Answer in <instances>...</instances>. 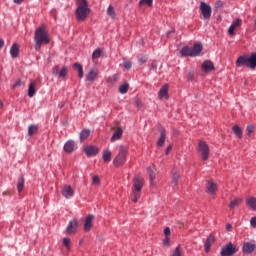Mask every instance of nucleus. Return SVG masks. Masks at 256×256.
<instances>
[{"mask_svg": "<svg viewBox=\"0 0 256 256\" xmlns=\"http://www.w3.org/2000/svg\"><path fill=\"white\" fill-rule=\"evenodd\" d=\"M35 49L41 51V45H49V33L45 26L37 28L34 35Z\"/></svg>", "mask_w": 256, "mask_h": 256, "instance_id": "f257e3e1", "label": "nucleus"}, {"mask_svg": "<svg viewBox=\"0 0 256 256\" xmlns=\"http://www.w3.org/2000/svg\"><path fill=\"white\" fill-rule=\"evenodd\" d=\"M236 67H248V69H255L256 53H252L251 56L243 55L238 57L236 61Z\"/></svg>", "mask_w": 256, "mask_h": 256, "instance_id": "f03ea898", "label": "nucleus"}, {"mask_svg": "<svg viewBox=\"0 0 256 256\" xmlns=\"http://www.w3.org/2000/svg\"><path fill=\"white\" fill-rule=\"evenodd\" d=\"M143 189V178L139 176L134 177L133 186H132V201L137 203L141 197V191Z\"/></svg>", "mask_w": 256, "mask_h": 256, "instance_id": "7ed1b4c3", "label": "nucleus"}, {"mask_svg": "<svg viewBox=\"0 0 256 256\" xmlns=\"http://www.w3.org/2000/svg\"><path fill=\"white\" fill-rule=\"evenodd\" d=\"M89 7H87V0H80V4L76 9V19L77 21H85L87 15H89Z\"/></svg>", "mask_w": 256, "mask_h": 256, "instance_id": "20e7f679", "label": "nucleus"}, {"mask_svg": "<svg viewBox=\"0 0 256 256\" xmlns=\"http://www.w3.org/2000/svg\"><path fill=\"white\" fill-rule=\"evenodd\" d=\"M125 161H127V146L121 145L118 154L113 160V165L114 167H121V165H125Z\"/></svg>", "mask_w": 256, "mask_h": 256, "instance_id": "39448f33", "label": "nucleus"}, {"mask_svg": "<svg viewBox=\"0 0 256 256\" xmlns=\"http://www.w3.org/2000/svg\"><path fill=\"white\" fill-rule=\"evenodd\" d=\"M199 10L201 12V15L204 21H209V19H211V13H213V9L211 8V5L205 2H200Z\"/></svg>", "mask_w": 256, "mask_h": 256, "instance_id": "423d86ee", "label": "nucleus"}, {"mask_svg": "<svg viewBox=\"0 0 256 256\" xmlns=\"http://www.w3.org/2000/svg\"><path fill=\"white\" fill-rule=\"evenodd\" d=\"M198 152L202 156L203 161H207L209 159V145H207V142L203 140H199L198 142Z\"/></svg>", "mask_w": 256, "mask_h": 256, "instance_id": "0eeeda50", "label": "nucleus"}, {"mask_svg": "<svg viewBox=\"0 0 256 256\" xmlns=\"http://www.w3.org/2000/svg\"><path fill=\"white\" fill-rule=\"evenodd\" d=\"M239 249L233 243L229 242L226 246H224L221 250V256H233L237 253Z\"/></svg>", "mask_w": 256, "mask_h": 256, "instance_id": "6e6552de", "label": "nucleus"}, {"mask_svg": "<svg viewBox=\"0 0 256 256\" xmlns=\"http://www.w3.org/2000/svg\"><path fill=\"white\" fill-rule=\"evenodd\" d=\"M84 152L87 155V157H95V155L99 154V148L96 146H86L84 148Z\"/></svg>", "mask_w": 256, "mask_h": 256, "instance_id": "1a4fd4ad", "label": "nucleus"}, {"mask_svg": "<svg viewBox=\"0 0 256 256\" xmlns=\"http://www.w3.org/2000/svg\"><path fill=\"white\" fill-rule=\"evenodd\" d=\"M61 193L65 199H69L75 195L73 188L70 185H66L62 188Z\"/></svg>", "mask_w": 256, "mask_h": 256, "instance_id": "9d476101", "label": "nucleus"}, {"mask_svg": "<svg viewBox=\"0 0 256 256\" xmlns=\"http://www.w3.org/2000/svg\"><path fill=\"white\" fill-rule=\"evenodd\" d=\"M79 226V223L77 220H71L66 228V231L68 235H73L77 231V227Z\"/></svg>", "mask_w": 256, "mask_h": 256, "instance_id": "9b49d317", "label": "nucleus"}, {"mask_svg": "<svg viewBox=\"0 0 256 256\" xmlns=\"http://www.w3.org/2000/svg\"><path fill=\"white\" fill-rule=\"evenodd\" d=\"M99 75V70L97 68H92L89 70L88 75L86 76L87 81L93 82L97 79Z\"/></svg>", "mask_w": 256, "mask_h": 256, "instance_id": "f8f14e48", "label": "nucleus"}, {"mask_svg": "<svg viewBox=\"0 0 256 256\" xmlns=\"http://www.w3.org/2000/svg\"><path fill=\"white\" fill-rule=\"evenodd\" d=\"M159 99H169V86L164 85L158 92Z\"/></svg>", "mask_w": 256, "mask_h": 256, "instance_id": "ddd939ff", "label": "nucleus"}, {"mask_svg": "<svg viewBox=\"0 0 256 256\" xmlns=\"http://www.w3.org/2000/svg\"><path fill=\"white\" fill-rule=\"evenodd\" d=\"M241 23L242 21L239 18L232 22L231 26L228 29V35H234L235 29H237V27H241Z\"/></svg>", "mask_w": 256, "mask_h": 256, "instance_id": "4468645a", "label": "nucleus"}, {"mask_svg": "<svg viewBox=\"0 0 256 256\" xmlns=\"http://www.w3.org/2000/svg\"><path fill=\"white\" fill-rule=\"evenodd\" d=\"M191 51H192L191 57H197L198 55H200L201 51H203V45L201 43H196L191 48Z\"/></svg>", "mask_w": 256, "mask_h": 256, "instance_id": "2eb2a0df", "label": "nucleus"}, {"mask_svg": "<svg viewBox=\"0 0 256 256\" xmlns=\"http://www.w3.org/2000/svg\"><path fill=\"white\" fill-rule=\"evenodd\" d=\"M206 189L207 193H209L210 195H215V193H217L218 186L217 184H215V182L209 181L207 183Z\"/></svg>", "mask_w": 256, "mask_h": 256, "instance_id": "dca6fc26", "label": "nucleus"}, {"mask_svg": "<svg viewBox=\"0 0 256 256\" xmlns=\"http://www.w3.org/2000/svg\"><path fill=\"white\" fill-rule=\"evenodd\" d=\"M215 243V237L213 235H209L205 244H204V249L206 253H209L211 251V245Z\"/></svg>", "mask_w": 256, "mask_h": 256, "instance_id": "f3484780", "label": "nucleus"}, {"mask_svg": "<svg viewBox=\"0 0 256 256\" xmlns=\"http://www.w3.org/2000/svg\"><path fill=\"white\" fill-rule=\"evenodd\" d=\"M181 177V174H179V171L177 168L172 169V185L174 187H177L179 185V178Z\"/></svg>", "mask_w": 256, "mask_h": 256, "instance_id": "a211bd4d", "label": "nucleus"}, {"mask_svg": "<svg viewBox=\"0 0 256 256\" xmlns=\"http://www.w3.org/2000/svg\"><path fill=\"white\" fill-rule=\"evenodd\" d=\"M202 69L209 73L211 71H215V66L213 65V62L206 60L202 63Z\"/></svg>", "mask_w": 256, "mask_h": 256, "instance_id": "6ab92c4d", "label": "nucleus"}, {"mask_svg": "<svg viewBox=\"0 0 256 256\" xmlns=\"http://www.w3.org/2000/svg\"><path fill=\"white\" fill-rule=\"evenodd\" d=\"M123 137V129L117 128L112 137L110 138L111 143H115V141H119Z\"/></svg>", "mask_w": 256, "mask_h": 256, "instance_id": "aec40b11", "label": "nucleus"}, {"mask_svg": "<svg viewBox=\"0 0 256 256\" xmlns=\"http://www.w3.org/2000/svg\"><path fill=\"white\" fill-rule=\"evenodd\" d=\"M64 151L66 153H73L75 151V141L69 140L64 144Z\"/></svg>", "mask_w": 256, "mask_h": 256, "instance_id": "412c9836", "label": "nucleus"}, {"mask_svg": "<svg viewBox=\"0 0 256 256\" xmlns=\"http://www.w3.org/2000/svg\"><path fill=\"white\" fill-rule=\"evenodd\" d=\"M167 137V133L165 131V128L160 129V138L157 141V146L158 147H163L165 144V138Z\"/></svg>", "mask_w": 256, "mask_h": 256, "instance_id": "4be33fe9", "label": "nucleus"}, {"mask_svg": "<svg viewBox=\"0 0 256 256\" xmlns=\"http://www.w3.org/2000/svg\"><path fill=\"white\" fill-rule=\"evenodd\" d=\"M93 214H89L86 217V221L84 223V231H91V227H93Z\"/></svg>", "mask_w": 256, "mask_h": 256, "instance_id": "5701e85b", "label": "nucleus"}, {"mask_svg": "<svg viewBox=\"0 0 256 256\" xmlns=\"http://www.w3.org/2000/svg\"><path fill=\"white\" fill-rule=\"evenodd\" d=\"M255 247H256L255 244L251 242H246L243 245V252L247 254L253 253V251H255Z\"/></svg>", "mask_w": 256, "mask_h": 256, "instance_id": "b1692460", "label": "nucleus"}, {"mask_svg": "<svg viewBox=\"0 0 256 256\" xmlns=\"http://www.w3.org/2000/svg\"><path fill=\"white\" fill-rule=\"evenodd\" d=\"M35 87H37V82H35V81L30 82L29 88H28V96L29 97L35 96V93H36Z\"/></svg>", "mask_w": 256, "mask_h": 256, "instance_id": "393cba45", "label": "nucleus"}, {"mask_svg": "<svg viewBox=\"0 0 256 256\" xmlns=\"http://www.w3.org/2000/svg\"><path fill=\"white\" fill-rule=\"evenodd\" d=\"M10 55L14 59L19 57V45L13 44L12 47L10 48Z\"/></svg>", "mask_w": 256, "mask_h": 256, "instance_id": "a878e982", "label": "nucleus"}, {"mask_svg": "<svg viewBox=\"0 0 256 256\" xmlns=\"http://www.w3.org/2000/svg\"><path fill=\"white\" fill-rule=\"evenodd\" d=\"M73 69L78 72V77L80 79H83V76H84L83 66H81V64H79V63H74Z\"/></svg>", "mask_w": 256, "mask_h": 256, "instance_id": "bb28decb", "label": "nucleus"}, {"mask_svg": "<svg viewBox=\"0 0 256 256\" xmlns=\"http://www.w3.org/2000/svg\"><path fill=\"white\" fill-rule=\"evenodd\" d=\"M91 135V130L84 129L80 132V141L83 143V141L87 140V138Z\"/></svg>", "mask_w": 256, "mask_h": 256, "instance_id": "cd10ccee", "label": "nucleus"}, {"mask_svg": "<svg viewBox=\"0 0 256 256\" xmlns=\"http://www.w3.org/2000/svg\"><path fill=\"white\" fill-rule=\"evenodd\" d=\"M37 131H39V126H37L36 124H31L28 127V135L30 137H33V135H35V133H37Z\"/></svg>", "mask_w": 256, "mask_h": 256, "instance_id": "c85d7f7f", "label": "nucleus"}, {"mask_svg": "<svg viewBox=\"0 0 256 256\" xmlns=\"http://www.w3.org/2000/svg\"><path fill=\"white\" fill-rule=\"evenodd\" d=\"M246 203L247 205H249L251 207V209H253V211H256V198L255 197H248L246 199Z\"/></svg>", "mask_w": 256, "mask_h": 256, "instance_id": "c756f323", "label": "nucleus"}, {"mask_svg": "<svg viewBox=\"0 0 256 256\" xmlns=\"http://www.w3.org/2000/svg\"><path fill=\"white\" fill-rule=\"evenodd\" d=\"M24 187H25V178L23 176H19L18 183H17V189L19 193L23 191Z\"/></svg>", "mask_w": 256, "mask_h": 256, "instance_id": "7c9ffc66", "label": "nucleus"}, {"mask_svg": "<svg viewBox=\"0 0 256 256\" xmlns=\"http://www.w3.org/2000/svg\"><path fill=\"white\" fill-rule=\"evenodd\" d=\"M243 202V199L241 198H235L234 200H232L230 202V209H236V207H239V205H241V203Z\"/></svg>", "mask_w": 256, "mask_h": 256, "instance_id": "2f4dec72", "label": "nucleus"}, {"mask_svg": "<svg viewBox=\"0 0 256 256\" xmlns=\"http://www.w3.org/2000/svg\"><path fill=\"white\" fill-rule=\"evenodd\" d=\"M181 55L182 57H191V55H193L192 50L190 47H183L181 50Z\"/></svg>", "mask_w": 256, "mask_h": 256, "instance_id": "473e14b6", "label": "nucleus"}, {"mask_svg": "<svg viewBox=\"0 0 256 256\" xmlns=\"http://www.w3.org/2000/svg\"><path fill=\"white\" fill-rule=\"evenodd\" d=\"M102 159L104 163H110L111 161V151L110 150H105L102 154Z\"/></svg>", "mask_w": 256, "mask_h": 256, "instance_id": "72a5a7b5", "label": "nucleus"}, {"mask_svg": "<svg viewBox=\"0 0 256 256\" xmlns=\"http://www.w3.org/2000/svg\"><path fill=\"white\" fill-rule=\"evenodd\" d=\"M68 73H69V69L66 66H63L60 69V72L58 73V77H60V79H65Z\"/></svg>", "mask_w": 256, "mask_h": 256, "instance_id": "f704fd0d", "label": "nucleus"}, {"mask_svg": "<svg viewBox=\"0 0 256 256\" xmlns=\"http://www.w3.org/2000/svg\"><path fill=\"white\" fill-rule=\"evenodd\" d=\"M232 131L236 136H238L239 139L243 137V130H241V127H239V125L233 126Z\"/></svg>", "mask_w": 256, "mask_h": 256, "instance_id": "c9c22d12", "label": "nucleus"}, {"mask_svg": "<svg viewBox=\"0 0 256 256\" xmlns=\"http://www.w3.org/2000/svg\"><path fill=\"white\" fill-rule=\"evenodd\" d=\"M148 173H149V179H150V185H155V172H153V170H151V167H149L147 169Z\"/></svg>", "mask_w": 256, "mask_h": 256, "instance_id": "e433bc0d", "label": "nucleus"}, {"mask_svg": "<svg viewBox=\"0 0 256 256\" xmlns=\"http://www.w3.org/2000/svg\"><path fill=\"white\" fill-rule=\"evenodd\" d=\"M127 91H129L128 83H124L119 87V93H121V95H125V93H127Z\"/></svg>", "mask_w": 256, "mask_h": 256, "instance_id": "4c0bfd02", "label": "nucleus"}, {"mask_svg": "<svg viewBox=\"0 0 256 256\" xmlns=\"http://www.w3.org/2000/svg\"><path fill=\"white\" fill-rule=\"evenodd\" d=\"M107 14L112 17V19H115V8L110 5L107 9Z\"/></svg>", "mask_w": 256, "mask_h": 256, "instance_id": "58836bf2", "label": "nucleus"}, {"mask_svg": "<svg viewBox=\"0 0 256 256\" xmlns=\"http://www.w3.org/2000/svg\"><path fill=\"white\" fill-rule=\"evenodd\" d=\"M139 5H148V7H152L153 0H140Z\"/></svg>", "mask_w": 256, "mask_h": 256, "instance_id": "ea45409f", "label": "nucleus"}, {"mask_svg": "<svg viewBox=\"0 0 256 256\" xmlns=\"http://www.w3.org/2000/svg\"><path fill=\"white\" fill-rule=\"evenodd\" d=\"M171 256H183V254L181 253V248L179 246L176 247L172 252Z\"/></svg>", "mask_w": 256, "mask_h": 256, "instance_id": "a19ab883", "label": "nucleus"}, {"mask_svg": "<svg viewBox=\"0 0 256 256\" xmlns=\"http://www.w3.org/2000/svg\"><path fill=\"white\" fill-rule=\"evenodd\" d=\"M101 57V49H96L92 54V59H99Z\"/></svg>", "mask_w": 256, "mask_h": 256, "instance_id": "79ce46f5", "label": "nucleus"}, {"mask_svg": "<svg viewBox=\"0 0 256 256\" xmlns=\"http://www.w3.org/2000/svg\"><path fill=\"white\" fill-rule=\"evenodd\" d=\"M63 245L69 249V247H71V239L64 238L63 239Z\"/></svg>", "mask_w": 256, "mask_h": 256, "instance_id": "37998d69", "label": "nucleus"}, {"mask_svg": "<svg viewBox=\"0 0 256 256\" xmlns=\"http://www.w3.org/2000/svg\"><path fill=\"white\" fill-rule=\"evenodd\" d=\"M247 133L249 136H251V133H253L255 131V127L253 125H248L246 127Z\"/></svg>", "mask_w": 256, "mask_h": 256, "instance_id": "c03bdc74", "label": "nucleus"}, {"mask_svg": "<svg viewBox=\"0 0 256 256\" xmlns=\"http://www.w3.org/2000/svg\"><path fill=\"white\" fill-rule=\"evenodd\" d=\"M59 72H60L59 65L54 66L52 69V74L57 76V75H59Z\"/></svg>", "mask_w": 256, "mask_h": 256, "instance_id": "a18cd8bd", "label": "nucleus"}, {"mask_svg": "<svg viewBox=\"0 0 256 256\" xmlns=\"http://www.w3.org/2000/svg\"><path fill=\"white\" fill-rule=\"evenodd\" d=\"M214 7L216 9H221V7H223V1L221 0L216 1V3L214 4Z\"/></svg>", "mask_w": 256, "mask_h": 256, "instance_id": "49530a36", "label": "nucleus"}, {"mask_svg": "<svg viewBox=\"0 0 256 256\" xmlns=\"http://www.w3.org/2000/svg\"><path fill=\"white\" fill-rule=\"evenodd\" d=\"M92 183H93V185H99V177L97 175H95L93 177Z\"/></svg>", "mask_w": 256, "mask_h": 256, "instance_id": "de8ad7c7", "label": "nucleus"}, {"mask_svg": "<svg viewBox=\"0 0 256 256\" xmlns=\"http://www.w3.org/2000/svg\"><path fill=\"white\" fill-rule=\"evenodd\" d=\"M164 235H166V237H169V235H171V228L166 227V228L164 229Z\"/></svg>", "mask_w": 256, "mask_h": 256, "instance_id": "09e8293b", "label": "nucleus"}, {"mask_svg": "<svg viewBox=\"0 0 256 256\" xmlns=\"http://www.w3.org/2000/svg\"><path fill=\"white\" fill-rule=\"evenodd\" d=\"M140 65H144V63H147V57L143 56L139 59Z\"/></svg>", "mask_w": 256, "mask_h": 256, "instance_id": "8fccbe9b", "label": "nucleus"}, {"mask_svg": "<svg viewBox=\"0 0 256 256\" xmlns=\"http://www.w3.org/2000/svg\"><path fill=\"white\" fill-rule=\"evenodd\" d=\"M250 225L252 227H255L256 228V217H252L251 220H250Z\"/></svg>", "mask_w": 256, "mask_h": 256, "instance_id": "3c124183", "label": "nucleus"}, {"mask_svg": "<svg viewBox=\"0 0 256 256\" xmlns=\"http://www.w3.org/2000/svg\"><path fill=\"white\" fill-rule=\"evenodd\" d=\"M111 81L115 82L119 80V74H115L110 78Z\"/></svg>", "mask_w": 256, "mask_h": 256, "instance_id": "603ef678", "label": "nucleus"}, {"mask_svg": "<svg viewBox=\"0 0 256 256\" xmlns=\"http://www.w3.org/2000/svg\"><path fill=\"white\" fill-rule=\"evenodd\" d=\"M173 150V146L172 145H169L167 148H166V155H169V153H171V151Z\"/></svg>", "mask_w": 256, "mask_h": 256, "instance_id": "864d4df0", "label": "nucleus"}, {"mask_svg": "<svg viewBox=\"0 0 256 256\" xmlns=\"http://www.w3.org/2000/svg\"><path fill=\"white\" fill-rule=\"evenodd\" d=\"M124 67H125V69H131V67H132L131 62H125Z\"/></svg>", "mask_w": 256, "mask_h": 256, "instance_id": "5fc2aeb1", "label": "nucleus"}, {"mask_svg": "<svg viewBox=\"0 0 256 256\" xmlns=\"http://www.w3.org/2000/svg\"><path fill=\"white\" fill-rule=\"evenodd\" d=\"M21 85H23V82H21V80H18L14 85L13 87H21Z\"/></svg>", "mask_w": 256, "mask_h": 256, "instance_id": "6e6d98bb", "label": "nucleus"}, {"mask_svg": "<svg viewBox=\"0 0 256 256\" xmlns=\"http://www.w3.org/2000/svg\"><path fill=\"white\" fill-rule=\"evenodd\" d=\"M5 45V41L3 39H0V49H3Z\"/></svg>", "mask_w": 256, "mask_h": 256, "instance_id": "4d7b16f0", "label": "nucleus"}, {"mask_svg": "<svg viewBox=\"0 0 256 256\" xmlns=\"http://www.w3.org/2000/svg\"><path fill=\"white\" fill-rule=\"evenodd\" d=\"M233 229V226L231 224L226 225V231H231Z\"/></svg>", "mask_w": 256, "mask_h": 256, "instance_id": "13d9d810", "label": "nucleus"}, {"mask_svg": "<svg viewBox=\"0 0 256 256\" xmlns=\"http://www.w3.org/2000/svg\"><path fill=\"white\" fill-rule=\"evenodd\" d=\"M23 1H25V0H14V3H16V5H21V3H23Z\"/></svg>", "mask_w": 256, "mask_h": 256, "instance_id": "bf43d9fd", "label": "nucleus"}, {"mask_svg": "<svg viewBox=\"0 0 256 256\" xmlns=\"http://www.w3.org/2000/svg\"><path fill=\"white\" fill-rule=\"evenodd\" d=\"M164 245H169V238H166V239L164 240Z\"/></svg>", "mask_w": 256, "mask_h": 256, "instance_id": "052dcab7", "label": "nucleus"}, {"mask_svg": "<svg viewBox=\"0 0 256 256\" xmlns=\"http://www.w3.org/2000/svg\"><path fill=\"white\" fill-rule=\"evenodd\" d=\"M188 79H193V74H191V72L188 73Z\"/></svg>", "mask_w": 256, "mask_h": 256, "instance_id": "680f3d73", "label": "nucleus"}, {"mask_svg": "<svg viewBox=\"0 0 256 256\" xmlns=\"http://www.w3.org/2000/svg\"><path fill=\"white\" fill-rule=\"evenodd\" d=\"M3 107V102L0 101V109Z\"/></svg>", "mask_w": 256, "mask_h": 256, "instance_id": "e2e57ef3", "label": "nucleus"}, {"mask_svg": "<svg viewBox=\"0 0 256 256\" xmlns=\"http://www.w3.org/2000/svg\"><path fill=\"white\" fill-rule=\"evenodd\" d=\"M254 27L256 28V18L254 19Z\"/></svg>", "mask_w": 256, "mask_h": 256, "instance_id": "0e129e2a", "label": "nucleus"}, {"mask_svg": "<svg viewBox=\"0 0 256 256\" xmlns=\"http://www.w3.org/2000/svg\"><path fill=\"white\" fill-rule=\"evenodd\" d=\"M3 195H7V192H3Z\"/></svg>", "mask_w": 256, "mask_h": 256, "instance_id": "69168bd1", "label": "nucleus"}, {"mask_svg": "<svg viewBox=\"0 0 256 256\" xmlns=\"http://www.w3.org/2000/svg\"><path fill=\"white\" fill-rule=\"evenodd\" d=\"M170 33H171V32H168V33H167V36H168V37H169V34H170Z\"/></svg>", "mask_w": 256, "mask_h": 256, "instance_id": "338daca9", "label": "nucleus"}]
</instances>
